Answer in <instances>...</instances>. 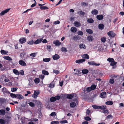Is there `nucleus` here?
I'll return each instance as SVG.
<instances>
[{"mask_svg":"<svg viewBox=\"0 0 124 124\" xmlns=\"http://www.w3.org/2000/svg\"><path fill=\"white\" fill-rule=\"evenodd\" d=\"M62 97H67V98L70 99H72L73 97V94H62Z\"/></svg>","mask_w":124,"mask_h":124,"instance_id":"1","label":"nucleus"},{"mask_svg":"<svg viewBox=\"0 0 124 124\" xmlns=\"http://www.w3.org/2000/svg\"><path fill=\"white\" fill-rule=\"evenodd\" d=\"M39 93V91H35L34 94L32 95V96L33 98L36 99Z\"/></svg>","mask_w":124,"mask_h":124,"instance_id":"2","label":"nucleus"},{"mask_svg":"<svg viewBox=\"0 0 124 124\" xmlns=\"http://www.w3.org/2000/svg\"><path fill=\"white\" fill-rule=\"evenodd\" d=\"M89 65H95L96 66H98L100 65V63H97L94 61H91L88 62Z\"/></svg>","mask_w":124,"mask_h":124,"instance_id":"3","label":"nucleus"},{"mask_svg":"<svg viewBox=\"0 0 124 124\" xmlns=\"http://www.w3.org/2000/svg\"><path fill=\"white\" fill-rule=\"evenodd\" d=\"M107 34L110 37H114L116 35L112 31H110L108 32Z\"/></svg>","mask_w":124,"mask_h":124,"instance_id":"4","label":"nucleus"},{"mask_svg":"<svg viewBox=\"0 0 124 124\" xmlns=\"http://www.w3.org/2000/svg\"><path fill=\"white\" fill-rule=\"evenodd\" d=\"M10 8H8L2 11L0 13V16H2L4 15L5 13L8 12L10 10Z\"/></svg>","mask_w":124,"mask_h":124,"instance_id":"5","label":"nucleus"},{"mask_svg":"<svg viewBox=\"0 0 124 124\" xmlns=\"http://www.w3.org/2000/svg\"><path fill=\"white\" fill-rule=\"evenodd\" d=\"M19 63L20 65L22 66H25L26 65V64L24 61L22 60H19Z\"/></svg>","mask_w":124,"mask_h":124,"instance_id":"6","label":"nucleus"},{"mask_svg":"<svg viewBox=\"0 0 124 124\" xmlns=\"http://www.w3.org/2000/svg\"><path fill=\"white\" fill-rule=\"evenodd\" d=\"M53 43L54 44L55 46H59L61 44V42H59L58 40H56L54 41L53 42Z\"/></svg>","mask_w":124,"mask_h":124,"instance_id":"7","label":"nucleus"},{"mask_svg":"<svg viewBox=\"0 0 124 124\" xmlns=\"http://www.w3.org/2000/svg\"><path fill=\"white\" fill-rule=\"evenodd\" d=\"M42 40L43 39L42 38L38 39L34 42V44H38L41 42Z\"/></svg>","mask_w":124,"mask_h":124,"instance_id":"8","label":"nucleus"},{"mask_svg":"<svg viewBox=\"0 0 124 124\" xmlns=\"http://www.w3.org/2000/svg\"><path fill=\"white\" fill-rule=\"evenodd\" d=\"M106 93L105 92H102L100 94V96L101 98H104L106 97Z\"/></svg>","mask_w":124,"mask_h":124,"instance_id":"9","label":"nucleus"},{"mask_svg":"<svg viewBox=\"0 0 124 124\" xmlns=\"http://www.w3.org/2000/svg\"><path fill=\"white\" fill-rule=\"evenodd\" d=\"M85 61V59H79L77 60L76 61V62L77 63H81Z\"/></svg>","mask_w":124,"mask_h":124,"instance_id":"10","label":"nucleus"},{"mask_svg":"<svg viewBox=\"0 0 124 124\" xmlns=\"http://www.w3.org/2000/svg\"><path fill=\"white\" fill-rule=\"evenodd\" d=\"M53 58L54 60H56L60 58L59 56L57 54H55L53 56Z\"/></svg>","mask_w":124,"mask_h":124,"instance_id":"11","label":"nucleus"},{"mask_svg":"<svg viewBox=\"0 0 124 124\" xmlns=\"http://www.w3.org/2000/svg\"><path fill=\"white\" fill-rule=\"evenodd\" d=\"M26 39L24 38H21L19 40L21 44H23L26 41Z\"/></svg>","mask_w":124,"mask_h":124,"instance_id":"12","label":"nucleus"},{"mask_svg":"<svg viewBox=\"0 0 124 124\" xmlns=\"http://www.w3.org/2000/svg\"><path fill=\"white\" fill-rule=\"evenodd\" d=\"M98 11L96 9H94L91 12V13L93 15H96L98 13Z\"/></svg>","mask_w":124,"mask_h":124,"instance_id":"13","label":"nucleus"},{"mask_svg":"<svg viewBox=\"0 0 124 124\" xmlns=\"http://www.w3.org/2000/svg\"><path fill=\"white\" fill-rule=\"evenodd\" d=\"M77 31V29L75 27H72L70 29L71 31L73 33L76 32Z\"/></svg>","mask_w":124,"mask_h":124,"instance_id":"14","label":"nucleus"},{"mask_svg":"<svg viewBox=\"0 0 124 124\" xmlns=\"http://www.w3.org/2000/svg\"><path fill=\"white\" fill-rule=\"evenodd\" d=\"M87 39L90 42L92 41L93 39V37L92 36L90 35L87 36Z\"/></svg>","mask_w":124,"mask_h":124,"instance_id":"15","label":"nucleus"},{"mask_svg":"<svg viewBox=\"0 0 124 124\" xmlns=\"http://www.w3.org/2000/svg\"><path fill=\"white\" fill-rule=\"evenodd\" d=\"M97 19L99 20L102 19L103 18V16L102 15H98L96 16Z\"/></svg>","mask_w":124,"mask_h":124,"instance_id":"16","label":"nucleus"},{"mask_svg":"<svg viewBox=\"0 0 124 124\" xmlns=\"http://www.w3.org/2000/svg\"><path fill=\"white\" fill-rule=\"evenodd\" d=\"M82 57L83 58L85 59H89V55L86 54L82 55Z\"/></svg>","mask_w":124,"mask_h":124,"instance_id":"17","label":"nucleus"},{"mask_svg":"<svg viewBox=\"0 0 124 124\" xmlns=\"http://www.w3.org/2000/svg\"><path fill=\"white\" fill-rule=\"evenodd\" d=\"M13 72L16 75H20L19 72L16 69H14L13 70Z\"/></svg>","mask_w":124,"mask_h":124,"instance_id":"18","label":"nucleus"},{"mask_svg":"<svg viewBox=\"0 0 124 124\" xmlns=\"http://www.w3.org/2000/svg\"><path fill=\"white\" fill-rule=\"evenodd\" d=\"M81 37L78 36H75L73 38V39L74 40H79L80 39Z\"/></svg>","mask_w":124,"mask_h":124,"instance_id":"19","label":"nucleus"},{"mask_svg":"<svg viewBox=\"0 0 124 124\" xmlns=\"http://www.w3.org/2000/svg\"><path fill=\"white\" fill-rule=\"evenodd\" d=\"M16 98L19 99L21 100L23 99V96L20 94H17Z\"/></svg>","mask_w":124,"mask_h":124,"instance_id":"20","label":"nucleus"},{"mask_svg":"<svg viewBox=\"0 0 124 124\" xmlns=\"http://www.w3.org/2000/svg\"><path fill=\"white\" fill-rule=\"evenodd\" d=\"M6 113L4 109H1L0 110V115H4Z\"/></svg>","mask_w":124,"mask_h":124,"instance_id":"21","label":"nucleus"},{"mask_svg":"<svg viewBox=\"0 0 124 124\" xmlns=\"http://www.w3.org/2000/svg\"><path fill=\"white\" fill-rule=\"evenodd\" d=\"M3 58L4 59L8 61H11L12 60V58L8 56H4L3 57Z\"/></svg>","mask_w":124,"mask_h":124,"instance_id":"22","label":"nucleus"},{"mask_svg":"<svg viewBox=\"0 0 124 124\" xmlns=\"http://www.w3.org/2000/svg\"><path fill=\"white\" fill-rule=\"evenodd\" d=\"M98 27L100 29L102 30L104 29V25L103 24L101 23L99 25Z\"/></svg>","mask_w":124,"mask_h":124,"instance_id":"23","label":"nucleus"},{"mask_svg":"<svg viewBox=\"0 0 124 124\" xmlns=\"http://www.w3.org/2000/svg\"><path fill=\"white\" fill-rule=\"evenodd\" d=\"M76 103L74 102H71L70 104V107L72 108L74 107L76 105Z\"/></svg>","mask_w":124,"mask_h":124,"instance_id":"24","label":"nucleus"},{"mask_svg":"<svg viewBox=\"0 0 124 124\" xmlns=\"http://www.w3.org/2000/svg\"><path fill=\"white\" fill-rule=\"evenodd\" d=\"M74 25L76 27H78L80 26V23L77 22H75L74 23Z\"/></svg>","mask_w":124,"mask_h":124,"instance_id":"25","label":"nucleus"},{"mask_svg":"<svg viewBox=\"0 0 124 124\" xmlns=\"http://www.w3.org/2000/svg\"><path fill=\"white\" fill-rule=\"evenodd\" d=\"M113 104L112 101H108L105 103V104L107 105H112Z\"/></svg>","mask_w":124,"mask_h":124,"instance_id":"26","label":"nucleus"},{"mask_svg":"<svg viewBox=\"0 0 124 124\" xmlns=\"http://www.w3.org/2000/svg\"><path fill=\"white\" fill-rule=\"evenodd\" d=\"M88 70L87 69H83L82 70V73L84 74H86L88 72Z\"/></svg>","mask_w":124,"mask_h":124,"instance_id":"27","label":"nucleus"},{"mask_svg":"<svg viewBox=\"0 0 124 124\" xmlns=\"http://www.w3.org/2000/svg\"><path fill=\"white\" fill-rule=\"evenodd\" d=\"M87 22L89 23H92L94 22V20L90 18L88 19Z\"/></svg>","mask_w":124,"mask_h":124,"instance_id":"28","label":"nucleus"},{"mask_svg":"<svg viewBox=\"0 0 124 124\" xmlns=\"http://www.w3.org/2000/svg\"><path fill=\"white\" fill-rule=\"evenodd\" d=\"M42 73L43 74L46 75H48L49 74L48 72L47 71L45 70H42Z\"/></svg>","mask_w":124,"mask_h":124,"instance_id":"29","label":"nucleus"},{"mask_svg":"<svg viewBox=\"0 0 124 124\" xmlns=\"http://www.w3.org/2000/svg\"><path fill=\"white\" fill-rule=\"evenodd\" d=\"M91 111L90 110L87 109L86 110V115L90 116L91 115Z\"/></svg>","mask_w":124,"mask_h":124,"instance_id":"30","label":"nucleus"},{"mask_svg":"<svg viewBox=\"0 0 124 124\" xmlns=\"http://www.w3.org/2000/svg\"><path fill=\"white\" fill-rule=\"evenodd\" d=\"M78 14L80 15L84 16L85 14V13L83 11H81L78 12Z\"/></svg>","mask_w":124,"mask_h":124,"instance_id":"31","label":"nucleus"},{"mask_svg":"<svg viewBox=\"0 0 124 124\" xmlns=\"http://www.w3.org/2000/svg\"><path fill=\"white\" fill-rule=\"evenodd\" d=\"M50 58H44L43 59V61L44 62H48L50 61Z\"/></svg>","mask_w":124,"mask_h":124,"instance_id":"32","label":"nucleus"},{"mask_svg":"<svg viewBox=\"0 0 124 124\" xmlns=\"http://www.w3.org/2000/svg\"><path fill=\"white\" fill-rule=\"evenodd\" d=\"M25 54V53L24 52L21 53L20 54V56L22 59H23L24 58V56Z\"/></svg>","mask_w":124,"mask_h":124,"instance_id":"33","label":"nucleus"},{"mask_svg":"<svg viewBox=\"0 0 124 124\" xmlns=\"http://www.w3.org/2000/svg\"><path fill=\"white\" fill-rule=\"evenodd\" d=\"M0 52L2 54H6L8 53V51H5L3 50H1L0 51Z\"/></svg>","mask_w":124,"mask_h":124,"instance_id":"34","label":"nucleus"},{"mask_svg":"<svg viewBox=\"0 0 124 124\" xmlns=\"http://www.w3.org/2000/svg\"><path fill=\"white\" fill-rule=\"evenodd\" d=\"M86 31L89 34H92L93 32V31L89 29H87Z\"/></svg>","mask_w":124,"mask_h":124,"instance_id":"35","label":"nucleus"},{"mask_svg":"<svg viewBox=\"0 0 124 124\" xmlns=\"http://www.w3.org/2000/svg\"><path fill=\"white\" fill-rule=\"evenodd\" d=\"M40 8L41 10H45L48 9V8L46 6H41L40 7Z\"/></svg>","mask_w":124,"mask_h":124,"instance_id":"36","label":"nucleus"},{"mask_svg":"<svg viewBox=\"0 0 124 124\" xmlns=\"http://www.w3.org/2000/svg\"><path fill=\"white\" fill-rule=\"evenodd\" d=\"M6 123L5 121L3 119H0V123L1 124H4Z\"/></svg>","mask_w":124,"mask_h":124,"instance_id":"37","label":"nucleus"},{"mask_svg":"<svg viewBox=\"0 0 124 124\" xmlns=\"http://www.w3.org/2000/svg\"><path fill=\"white\" fill-rule=\"evenodd\" d=\"M79 46L81 48H83L85 49V45L83 44H82L79 45Z\"/></svg>","mask_w":124,"mask_h":124,"instance_id":"38","label":"nucleus"},{"mask_svg":"<svg viewBox=\"0 0 124 124\" xmlns=\"http://www.w3.org/2000/svg\"><path fill=\"white\" fill-rule=\"evenodd\" d=\"M17 94H14L11 93L10 94V96L13 98H16Z\"/></svg>","mask_w":124,"mask_h":124,"instance_id":"39","label":"nucleus"},{"mask_svg":"<svg viewBox=\"0 0 124 124\" xmlns=\"http://www.w3.org/2000/svg\"><path fill=\"white\" fill-rule=\"evenodd\" d=\"M2 91L4 94L7 93V91L5 88L4 87L2 89Z\"/></svg>","mask_w":124,"mask_h":124,"instance_id":"40","label":"nucleus"},{"mask_svg":"<svg viewBox=\"0 0 124 124\" xmlns=\"http://www.w3.org/2000/svg\"><path fill=\"white\" fill-rule=\"evenodd\" d=\"M116 63L117 62H115L114 60L111 63H110V65L114 66L115 65Z\"/></svg>","mask_w":124,"mask_h":124,"instance_id":"41","label":"nucleus"},{"mask_svg":"<svg viewBox=\"0 0 124 124\" xmlns=\"http://www.w3.org/2000/svg\"><path fill=\"white\" fill-rule=\"evenodd\" d=\"M17 89V87H13L11 88V90L12 92H14L16 91Z\"/></svg>","mask_w":124,"mask_h":124,"instance_id":"42","label":"nucleus"},{"mask_svg":"<svg viewBox=\"0 0 124 124\" xmlns=\"http://www.w3.org/2000/svg\"><path fill=\"white\" fill-rule=\"evenodd\" d=\"M114 60L112 58H109L107 59V61L111 63Z\"/></svg>","mask_w":124,"mask_h":124,"instance_id":"43","label":"nucleus"},{"mask_svg":"<svg viewBox=\"0 0 124 124\" xmlns=\"http://www.w3.org/2000/svg\"><path fill=\"white\" fill-rule=\"evenodd\" d=\"M99 109H104L107 108L106 106H99Z\"/></svg>","mask_w":124,"mask_h":124,"instance_id":"44","label":"nucleus"},{"mask_svg":"<svg viewBox=\"0 0 124 124\" xmlns=\"http://www.w3.org/2000/svg\"><path fill=\"white\" fill-rule=\"evenodd\" d=\"M50 101L52 102H53L56 101L54 97H52L50 98Z\"/></svg>","mask_w":124,"mask_h":124,"instance_id":"45","label":"nucleus"},{"mask_svg":"<svg viewBox=\"0 0 124 124\" xmlns=\"http://www.w3.org/2000/svg\"><path fill=\"white\" fill-rule=\"evenodd\" d=\"M62 51L63 52H66L67 50L65 47H62L61 48Z\"/></svg>","mask_w":124,"mask_h":124,"instance_id":"46","label":"nucleus"},{"mask_svg":"<svg viewBox=\"0 0 124 124\" xmlns=\"http://www.w3.org/2000/svg\"><path fill=\"white\" fill-rule=\"evenodd\" d=\"M34 81L36 83L38 84L39 82V78H36L35 79Z\"/></svg>","mask_w":124,"mask_h":124,"instance_id":"47","label":"nucleus"},{"mask_svg":"<svg viewBox=\"0 0 124 124\" xmlns=\"http://www.w3.org/2000/svg\"><path fill=\"white\" fill-rule=\"evenodd\" d=\"M56 115V113L54 112H53L50 115V116H55Z\"/></svg>","mask_w":124,"mask_h":124,"instance_id":"48","label":"nucleus"},{"mask_svg":"<svg viewBox=\"0 0 124 124\" xmlns=\"http://www.w3.org/2000/svg\"><path fill=\"white\" fill-rule=\"evenodd\" d=\"M91 88L92 89V90H94L96 88V86L95 85H92L91 87Z\"/></svg>","mask_w":124,"mask_h":124,"instance_id":"49","label":"nucleus"},{"mask_svg":"<svg viewBox=\"0 0 124 124\" xmlns=\"http://www.w3.org/2000/svg\"><path fill=\"white\" fill-rule=\"evenodd\" d=\"M85 120L86 121H90L91 120L90 117L89 116H86L84 118Z\"/></svg>","mask_w":124,"mask_h":124,"instance_id":"50","label":"nucleus"},{"mask_svg":"<svg viewBox=\"0 0 124 124\" xmlns=\"http://www.w3.org/2000/svg\"><path fill=\"white\" fill-rule=\"evenodd\" d=\"M34 41L33 40L29 41L27 43L28 44H29L30 45H32L33 44H34Z\"/></svg>","mask_w":124,"mask_h":124,"instance_id":"51","label":"nucleus"},{"mask_svg":"<svg viewBox=\"0 0 124 124\" xmlns=\"http://www.w3.org/2000/svg\"><path fill=\"white\" fill-rule=\"evenodd\" d=\"M59 122L58 121H52L51 123V124H58Z\"/></svg>","mask_w":124,"mask_h":124,"instance_id":"52","label":"nucleus"},{"mask_svg":"<svg viewBox=\"0 0 124 124\" xmlns=\"http://www.w3.org/2000/svg\"><path fill=\"white\" fill-rule=\"evenodd\" d=\"M101 41L103 42H105L106 40V39L105 37H103L101 39Z\"/></svg>","mask_w":124,"mask_h":124,"instance_id":"53","label":"nucleus"},{"mask_svg":"<svg viewBox=\"0 0 124 124\" xmlns=\"http://www.w3.org/2000/svg\"><path fill=\"white\" fill-rule=\"evenodd\" d=\"M53 72L56 74H57L59 73V71L58 70H53Z\"/></svg>","mask_w":124,"mask_h":124,"instance_id":"54","label":"nucleus"},{"mask_svg":"<svg viewBox=\"0 0 124 124\" xmlns=\"http://www.w3.org/2000/svg\"><path fill=\"white\" fill-rule=\"evenodd\" d=\"M29 105L31 107H33L35 106L33 102H30L29 103Z\"/></svg>","mask_w":124,"mask_h":124,"instance_id":"55","label":"nucleus"},{"mask_svg":"<svg viewBox=\"0 0 124 124\" xmlns=\"http://www.w3.org/2000/svg\"><path fill=\"white\" fill-rule=\"evenodd\" d=\"M78 34L79 35H82L83 34V32L81 31H79L78 32Z\"/></svg>","mask_w":124,"mask_h":124,"instance_id":"56","label":"nucleus"},{"mask_svg":"<svg viewBox=\"0 0 124 124\" xmlns=\"http://www.w3.org/2000/svg\"><path fill=\"white\" fill-rule=\"evenodd\" d=\"M90 87H88L86 89V90L88 92H90L92 90V89Z\"/></svg>","mask_w":124,"mask_h":124,"instance_id":"57","label":"nucleus"},{"mask_svg":"<svg viewBox=\"0 0 124 124\" xmlns=\"http://www.w3.org/2000/svg\"><path fill=\"white\" fill-rule=\"evenodd\" d=\"M60 122L62 124H64L68 123V121L67 120H65L62 121H60Z\"/></svg>","mask_w":124,"mask_h":124,"instance_id":"58","label":"nucleus"},{"mask_svg":"<svg viewBox=\"0 0 124 124\" xmlns=\"http://www.w3.org/2000/svg\"><path fill=\"white\" fill-rule=\"evenodd\" d=\"M36 53H33L30 54V55L32 57H35V56Z\"/></svg>","mask_w":124,"mask_h":124,"instance_id":"59","label":"nucleus"},{"mask_svg":"<svg viewBox=\"0 0 124 124\" xmlns=\"http://www.w3.org/2000/svg\"><path fill=\"white\" fill-rule=\"evenodd\" d=\"M114 80L112 79H110L109 80V83L111 84L114 83Z\"/></svg>","mask_w":124,"mask_h":124,"instance_id":"60","label":"nucleus"},{"mask_svg":"<svg viewBox=\"0 0 124 124\" xmlns=\"http://www.w3.org/2000/svg\"><path fill=\"white\" fill-rule=\"evenodd\" d=\"M92 107L93 108L95 109H99V106L93 105L92 106Z\"/></svg>","mask_w":124,"mask_h":124,"instance_id":"61","label":"nucleus"},{"mask_svg":"<svg viewBox=\"0 0 124 124\" xmlns=\"http://www.w3.org/2000/svg\"><path fill=\"white\" fill-rule=\"evenodd\" d=\"M19 72L20 74L21 75H23L24 74V71L22 70H21Z\"/></svg>","mask_w":124,"mask_h":124,"instance_id":"62","label":"nucleus"},{"mask_svg":"<svg viewBox=\"0 0 124 124\" xmlns=\"http://www.w3.org/2000/svg\"><path fill=\"white\" fill-rule=\"evenodd\" d=\"M54 97L56 100H59L61 98L60 96H57Z\"/></svg>","mask_w":124,"mask_h":124,"instance_id":"63","label":"nucleus"},{"mask_svg":"<svg viewBox=\"0 0 124 124\" xmlns=\"http://www.w3.org/2000/svg\"><path fill=\"white\" fill-rule=\"evenodd\" d=\"M39 77L40 78L42 79L44 78L45 76L43 75H39Z\"/></svg>","mask_w":124,"mask_h":124,"instance_id":"64","label":"nucleus"}]
</instances>
